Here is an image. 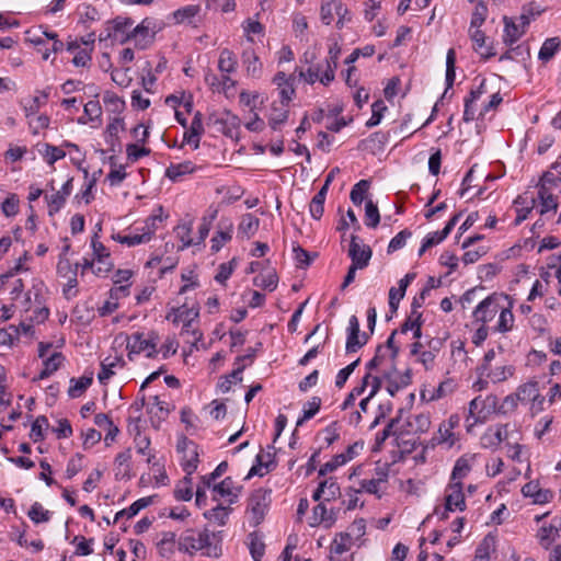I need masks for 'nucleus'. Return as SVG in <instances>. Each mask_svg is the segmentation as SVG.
<instances>
[{"mask_svg":"<svg viewBox=\"0 0 561 561\" xmlns=\"http://www.w3.org/2000/svg\"><path fill=\"white\" fill-rule=\"evenodd\" d=\"M215 538V534L210 533L207 528L203 530L190 528L180 535L178 549L191 556L202 551L204 556L218 557L219 549L217 545L214 543Z\"/></svg>","mask_w":561,"mask_h":561,"instance_id":"nucleus-1","label":"nucleus"},{"mask_svg":"<svg viewBox=\"0 0 561 561\" xmlns=\"http://www.w3.org/2000/svg\"><path fill=\"white\" fill-rule=\"evenodd\" d=\"M134 22L129 18L117 16L106 22L101 32L100 42L111 41L112 44H125L130 38L140 33V24L133 26Z\"/></svg>","mask_w":561,"mask_h":561,"instance_id":"nucleus-2","label":"nucleus"},{"mask_svg":"<svg viewBox=\"0 0 561 561\" xmlns=\"http://www.w3.org/2000/svg\"><path fill=\"white\" fill-rule=\"evenodd\" d=\"M497 397L494 394H489L485 398L479 396L471 400L467 417V430L470 431L478 423H484L491 414L497 412Z\"/></svg>","mask_w":561,"mask_h":561,"instance_id":"nucleus-3","label":"nucleus"},{"mask_svg":"<svg viewBox=\"0 0 561 561\" xmlns=\"http://www.w3.org/2000/svg\"><path fill=\"white\" fill-rule=\"evenodd\" d=\"M271 495L272 490L265 488L256 489L251 493L248 501V513L250 523L253 526H257L263 522L272 501Z\"/></svg>","mask_w":561,"mask_h":561,"instance_id":"nucleus-4","label":"nucleus"},{"mask_svg":"<svg viewBox=\"0 0 561 561\" xmlns=\"http://www.w3.org/2000/svg\"><path fill=\"white\" fill-rule=\"evenodd\" d=\"M199 310L195 307L187 308L185 305L173 308L171 312L167 314V319L172 321L173 323H183L182 335L192 334L193 340L191 341L193 344H196L201 341L203 334L192 329L193 321L198 317Z\"/></svg>","mask_w":561,"mask_h":561,"instance_id":"nucleus-5","label":"nucleus"},{"mask_svg":"<svg viewBox=\"0 0 561 561\" xmlns=\"http://www.w3.org/2000/svg\"><path fill=\"white\" fill-rule=\"evenodd\" d=\"M517 399L522 404H529L533 413L543 410L545 397L541 396L538 382L529 380L516 389Z\"/></svg>","mask_w":561,"mask_h":561,"instance_id":"nucleus-6","label":"nucleus"},{"mask_svg":"<svg viewBox=\"0 0 561 561\" xmlns=\"http://www.w3.org/2000/svg\"><path fill=\"white\" fill-rule=\"evenodd\" d=\"M176 450L182 455L181 466L187 476H192L197 469L198 465V450L197 445L182 435L178 439Z\"/></svg>","mask_w":561,"mask_h":561,"instance_id":"nucleus-7","label":"nucleus"},{"mask_svg":"<svg viewBox=\"0 0 561 561\" xmlns=\"http://www.w3.org/2000/svg\"><path fill=\"white\" fill-rule=\"evenodd\" d=\"M163 396H165V391L163 393L149 396L148 402L146 403L149 421L154 428H159V425L165 421L170 413L169 404L161 400Z\"/></svg>","mask_w":561,"mask_h":561,"instance_id":"nucleus-8","label":"nucleus"},{"mask_svg":"<svg viewBox=\"0 0 561 561\" xmlns=\"http://www.w3.org/2000/svg\"><path fill=\"white\" fill-rule=\"evenodd\" d=\"M242 486L238 485L231 477L225 478L220 483L214 484L213 496L215 501L224 499L228 505L236 503Z\"/></svg>","mask_w":561,"mask_h":561,"instance_id":"nucleus-9","label":"nucleus"},{"mask_svg":"<svg viewBox=\"0 0 561 561\" xmlns=\"http://www.w3.org/2000/svg\"><path fill=\"white\" fill-rule=\"evenodd\" d=\"M431 417L428 413L410 414L400 426L401 435H421L428 432Z\"/></svg>","mask_w":561,"mask_h":561,"instance_id":"nucleus-10","label":"nucleus"},{"mask_svg":"<svg viewBox=\"0 0 561 561\" xmlns=\"http://www.w3.org/2000/svg\"><path fill=\"white\" fill-rule=\"evenodd\" d=\"M167 218L168 214L164 213L162 205L152 207L151 213L145 220V226H142V243L151 239L154 232L163 226Z\"/></svg>","mask_w":561,"mask_h":561,"instance_id":"nucleus-11","label":"nucleus"},{"mask_svg":"<svg viewBox=\"0 0 561 561\" xmlns=\"http://www.w3.org/2000/svg\"><path fill=\"white\" fill-rule=\"evenodd\" d=\"M371 254V249L368 245L362 243L357 236H352L348 248L352 264L364 268L369 264Z\"/></svg>","mask_w":561,"mask_h":561,"instance_id":"nucleus-12","label":"nucleus"},{"mask_svg":"<svg viewBox=\"0 0 561 561\" xmlns=\"http://www.w3.org/2000/svg\"><path fill=\"white\" fill-rule=\"evenodd\" d=\"M466 501L461 482H450L446 490L445 512L465 511Z\"/></svg>","mask_w":561,"mask_h":561,"instance_id":"nucleus-13","label":"nucleus"},{"mask_svg":"<svg viewBox=\"0 0 561 561\" xmlns=\"http://www.w3.org/2000/svg\"><path fill=\"white\" fill-rule=\"evenodd\" d=\"M500 309L501 306L497 298L495 296H489L477 306L473 311V317L476 321L485 325L495 318Z\"/></svg>","mask_w":561,"mask_h":561,"instance_id":"nucleus-14","label":"nucleus"},{"mask_svg":"<svg viewBox=\"0 0 561 561\" xmlns=\"http://www.w3.org/2000/svg\"><path fill=\"white\" fill-rule=\"evenodd\" d=\"M348 334L346 340V352L354 353L357 352L360 347H363L368 340L366 333L359 334V321L356 316H352L348 320Z\"/></svg>","mask_w":561,"mask_h":561,"instance_id":"nucleus-15","label":"nucleus"},{"mask_svg":"<svg viewBox=\"0 0 561 561\" xmlns=\"http://www.w3.org/2000/svg\"><path fill=\"white\" fill-rule=\"evenodd\" d=\"M520 23L516 24L513 20L508 18H504V35L503 41L505 44L512 45L516 43L525 33L527 25L529 24V19L522 14L519 16Z\"/></svg>","mask_w":561,"mask_h":561,"instance_id":"nucleus-16","label":"nucleus"},{"mask_svg":"<svg viewBox=\"0 0 561 561\" xmlns=\"http://www.w3.org/2000/svg\"><path fill=\"white\" fill-rule=\"evenodd\" d=\"M295 75L287 76L285 72L279 71L275 75L273 82L277 85V89L279 90L280 101L286 104H289V102L295 96Z\"/></svg>","mask_w":561,"mask_h":561,"instance_id":"nucleus-17","label":"nucleus"},{"mask_svg":"<svg viewBox=\"0 0 561 561\" xmlns=\"http://www.w3.org/2000/svg\"><path fill=\"white\" fill-rule=\"evenodd\" d=\"M355 545L354 540L351 539L346 533H339L330 545V559L332 561H340L341 557L351 550Z\"/></svg>","mask_w":561,"mask_h":561,"instance_id":"nucleus-18","label":"nucleus"},{"mask_svg":"<svg viewBox=\"0 0 561 561\" xmlns=\"http://www.w3.org/2000/svg\"><path fill=\"white\" fill-rule=\"evenodd\" d=\"M340 53L341 49L336 44L330 47L329 57L325 59V67L321 77L322 84L329 85L334 80Z\"/></svg>","mask_w":561,"mask_h":561,"instance_id":"nucleus-19","label":"nucleus"},{"mask_svg":"<svg viewBox=\"0 0 561 561\" xmlns=\"http://www.w3.org/2000/svg\"><path fill=\"white\" fill-rule=\"evenodd\" d=\"M289 115L288 104L284 102H274L271 107V112L268 115V125L273 130L280 129L282 125H284Z\"/></svg>","mask_w":561,"mask_h":561,"instance_id":"nucleus-20","label":"nucleus"},{"mask_svg":"<svg viewBox=\"0 0 561 561\" xmlns=\"http://www.w3.org/2000/svg\"><path fill=\"white\" fill-rule=\"evenodd\" d=\"M149 466L148 477L149 480H153L157 485H165L169 481V478L165 473L164 463L162 458H157L154 455L148 457L147 459Z\"/></svg>","mask_w":561,"mask_h":561,"instance_id":"nucleus-21","label":"nucleus"},{"mask_svg":"<svg viewBox=\"0 0 561 561\" xmlns=\"http://www.w3.org/2000/svg\"><path fill=\"white\" fill-rule=\"evenodd\" d=\"M335 523V515L332 511H328L323 503H319L313 507L310 526L316 527L324 525L325 528H330Z\"/></svg>","mask_w":561,"mask_h":561,"instance_id":"nucleus-22","label":"nucleus"},{"mask_svg":"<svg viewBox=\"0 0 561 561\" xmlns=\"http://www.w3.org/2000/svg\"><path fill=\"white\" fill-rule=\"evenodd\" d=\"M260 227V219L252 214H244L238 226V237L242 239H250L253 237Z\"/></svg>","mask_w":561,"mask_h":561,"instance_id":"nucleus-23","label":"nucleus"},{"mask_svg":"<svg viewBox=\"0 0 561 561\" xmlns=\"http://www.w3.org/2000/svg\"><path fill=\"white\" fill-rule=\"evenodd\" d=\"M460 216H461L460 214H456L446 224V226L444 227V229L442 231H435V232L428 233L423 240L425 242V247L432 248V247L440 243L442 241H444L447 238V236L451 232L455 225L458 222Z\"/></svg>","mask_w":561,"mask_h":561,"instance_id":"nucleus-24","label":"nucleus"},{"mask_svg":"<svg viewBox=\"0 0 561 561\" xmlns=\"http://www.w3.org/2000/svg\"><path fill=\"white\" fill-rule=\"evenodd\" d=\"M474 458V455L460 457L454 466L450 482H461V479L471 471Z\"/></svg>","mask_w":561,"mask_h":561,"instance_id":"nucleus-25","label":"nucleus"},{"mask_svg":"<svg viewBox=\"0 0 561 561\" xmlns=\"http://www.w3.org/2000/svg\"><path fill=\"white\" fill-rule=\"evenodd\" d=\"M93 381V373L90 371L81 376L80 378H71L70 386L68 389V396L70 398H79L83 392L91 386Z\"/></svg>","mask_w":561,"mask_h":561,"instance_id":"nucleus-26","label":"nucleus"},{"mask_svg":"<svg viewBox=\"0 0 561 561\" xmlns=\"http://www.w3.org/2000/svg\"><path fill=\"white\" fill-rule=\"evenodd\" d=\"M198 168L192 161H183L180 163H172L165 171V174L172 181H179L182 176L192 174Z\"/></svg>","mask_w":561,"mask_h":561,"instance_id":"nucleus-27","label":"nucleus"},{"mask_svg":"<svg viewBox=\"0 0 561 561\" xmlns=\"http://www.w3.org/2000/svg\"><path fill=\"white\" fill-rule=\"evenodd\" d=\"M65 357L60 352L54 351L49 356L43 360L44 368L38 375V379L48 378L61 366Z\"/></svg>","mask_w":561,"mask_h":561,"instance_id":"nucleus-28","label":"nucleus"},{"mask_svg":"<svg viewBox=\"0 0 561 561\" xmlns=\"http://www.w3.org/2000/svg\"><path fill=\"white\" fill-rule=\"evenodd\" d=\"M133 276V272L129 270H118L114 275L115 288L112 289V295L115 297L126 296L129 287V279Z\"/></svg>","mask_w":561,"mask_h":561,"instance_id":"nucleus-29","label":"nucleus"},{"mask_svg":"<svg viewBox=\"0 0 561 561\" xmlns=\"http://www.w3.org/2000/svg\"><path fill=\"white\" fill-rule=\"evenodd\" d=\"M37 150L41 157L49 165H53L56 161L66 157V151L62 149V147H57L49 144L39 145Z\"/></svg>","mask_w":561,"mask_h":561,"instance_id":"nucleus-30","label":"nucleus"},{"mask_svg":"<svg viewBox=\"0 0 561 561\" xmlns=\"http://www.w3.org/2000/svg\"><path fill=\"white\" fill-rule=\"evenodd\" d=\"M343 3L340 0H323L320 15L324 24L329 25L332 23L335 13H341Z\"/></svg>","mask_w":561,"mask_h":561,"instance_id":"nucleus-31","label":"nucleus"},{"mask_svg":"<svg viewBox=\"0 0 561 561\" xmlns=\"http://www.w3.org/2000/svg\"><path fill=\"white\" fill-rule=\"evenodd\" d=\"M471 39L473 42L474 50L480 54L481 57L488 59L495 55L491 46H488L484 33L480 30H476L471 33Z\"/></svg>","mask_w":561,"mask_h":561,"instance_id":"nucleus-32","label":"nucleus"},{"mask_svg":"<svg viewBox=\"0 0 561 561\" xmlns=\"http://www.w3.org/2000/svg\"><path fill=\"white\" fill-rule=\"evenodd\" d=\"M232 222H221V229L211 238V250L218 252L232 238Z\"/></svg>","mask_w":561,"mask_h":561,"instance_id":"nucleus-33","label":"nucleus"},{"mask_svg":"<svg viewBox=\"0 0 561 561\" xmlns=\"http://www.w3.org/2000/svg\"><path fill=\"white\" fill-rule=\"evenodd\" d=\"M163 26L164 23L162 20H157L153 18H146L142 20V42H152L154 35L160 32Z\"/></svg>","mask_w":561,"mask_h":561,"instance_id":"nucleus-34","label":"nucleus"},{"mask_svg":"<svg viewBox=\"0 0 561 561\" xmlns=\"http://www.w3.org/2000/svg\"><path fill=\"white\" fill-rule=\"evenodd\" d=\"M431 442L433 446L446 445L448 448H450L456 442V436L450 428L446 427L444 424H440Z\"/></svg>","mask_w":561,"mask_h":561,"instance_id":"nucleus-35","label":"nucleus"},{"mask_svg":"<svg viewBox=\"0 0 561 561\" xmlns=\"http://www.w3.org/2000/svg\"><path fill=\"white\" fill-rule=\"evenodd\" d=\"M231 510L228 506H224L222 504H218L216 507L206 511L204 513V517L211 523H215L219 526H224L228 519Z\"/></svg>","mask_w":561,"mask_h":561,"instance_id":"nucleus-36","label":"nucleus"},{"mask_svg":"<svg viewBox=\"0 0 561 561\" xmlns=\"http://www.w3.org/2000/svg\"><path fill=\"white\" fill-rule=\"evenodd\" d=\"M507 438V425L499 426L494 433L484 434L482 437V444L488 448H495L501 445Z\"/></svg>","mask_w":561,"mask_h":561,"instance_id":"nucleus-37","label":"nucleus"},{"mask_svg":"<svg viewBox=\"0 0 561 561\" xmlns=\"http://www.w3.org/2000/svg\"><path fill=\"white\" fill-rule=\"evenodd\" d=\"M456 79V50L449 48L446 55V90L443 98L446 96L448 89H450Z\"/></svg>","mask_w":561,"mask_h":561,"instance_id":"nucleus-38","label":"nucleus"},{"mask_svg":"<svg viewBox=\"0 0 561 561\" xmlns=\"http://www.w3.org/2000/svg\"><path fill=\"white\" fill-rule=\"evenodd\" d=\"M174 496L180 501H190L193 497V481L191 476L180 480L174 489Z\"/></svg>","mask_w":561,"mask_h":561,"instance_id":"nucleus-39","label":"nucleus"},{"mask_svg":"<svg viewBox=\"0 0 561 561\" xmlns=\"http://www.w3.org/2000/svg\"><path fill=\"white\" fill-rule=\"evenodd\" d=\"M237 59L234 54L229 49H222L220 51L218 68L222 73H231L236 70Z\"/></svg>","mask_w":561,"mask_h":561,"instance_id":"nucleus-40","label":"nucleus"},{"mask_svg":"<svg viewBox=\"0 0 561 561\" xmlns=\"http://www.w3.org/2000/svg\"><path fill=\"white\" fill-rule=\"evenodd\" d=\"M561 42L558 37L547 38L538 54V58L542 61H549L557 50L559 49Z\"/></svg>","mask_w":561,"mask_h":561,"instance_id":"nucleus-41","label":"nucleus"},{"mask_svg":"<svg viewBox=\"0 0 561 561\" xmlns=\"http://www.w3.org/2000/svg\"><path fill=\"white\" fill-rule=\"evenodd\" d=\"M538 197L540 199V214L545 215L549 211H556L558 204L552 194L548 193L545 186H541L538 191Z\"/></svg>","mask_w":561,"mask_h":561,"instance_id":"nucleus-42","label":"nucleus"},{"mask_svg":"<svg viewBox=\"0 0 561 561\" xmlns=\"http://www.w3.org/2000/svg\"><path fill=\"white\" fill-rule=\"evenodd\" d=\"M253 284L256 287H261L267 289L268 291H273L277 287L278 277L274 271L268 272L267 274H259L253 278Z\"/></svg>","mask_w":561,"mask_h":561,"instance_id":"nucleus-43","label":"nucleus"},{"mask_svg":"<svg viewBox=\"0 0 561 561\" xmlns=\"http://www.w3.org/2000/svg\"><path fill=\"white\" fill-rule=\"evenodd\" d=\"M321 399L319 397H313L311 400L306 402L302 408V416L298 419L297 426L302 425L307 420L313 417L320 410Z\"/></svg>","mask_w":561,"mask_h":561,"instance_id":"nucleus-44","label":"nucleus"},{"mask_svg":"<svg viewBox=\"0 0 561 561\" xmlns=\"http://www.w3.org/2000/svg\"><path fill=\"white\" fill-rule=\"evenodd\" d=\"M138 229L131 230L130 228L119 231L113 234V239L127 247H134L140 244V234L137 232Z\"/></svg>","mask_w":561,"mask_h":561,"instance_id":"nucleus-45","label":"nucleus"},{"mask_svg":"<svg viewBox=\"0 0 561 561\" xmlns=\"http://www.w3.org/2000/svg\"><path fill=\"white\" fill-rule=\"evenodd\" d=\"M500 316L497 320V324L495 330L501 333H506L513 329L514 325V314L508 308L500 309Z\"/></svg>","mask_w":561,"mask_h":561,"instance_id":"nucleus-46","label":"nucleus"},{"mask_svg":"<svg viewBox=\"0 0 561 561\" xmlns=\"http://www.w3.org/2000/svg\"><path fill=\"white\" fill-rule=\"evenodd\" d=\"M264 457L265 456L262 453L256 456V463L252 466L247 478H251L253 476L263 477L275 467V463L272 460L263 461Z\"/></svg>","mask_w":561,"mask_h":561,"instance_id":"nucleus-47","label":"nucleus"},{"mask_svg":"<svg viewBox=\"0 0 561 561\" xmlns=\"http://www.w3.org/2000/svg\"><path fill=\"white\" fill-rule=\"evenodd\" d=\"M119 363V358L114 357H106L101 363V370L98 374V379L101 383H105L113 375H114V368Z\"/></svg>","mask_w":561,"mask_h":561,"instance_id":"nucleus-48","label":"nucleus"},{"mask_svg":"<svg viewBox=\"0 0 561 561\" xmlns=\"http://www.w3.org/2000/svg\"><path fill=\"white\" fill-rule=\"evenodd\" d=\"M352 459V456L346 454L335 455L330 461L325 462L319 470V476H325L329 472L334 471L340 466L345 465Z\"/></svg>","mask_w":561,"mask_h":561,"instance_id":"nucleus-49","label":"nucleus"},{"mask_svg":"<svg viewBox=\"0 0 561 561\" xmlns=\"http://www.w3.org/2000/svg\"><path fill=\"white\" fill-rule=\"evenodd\" d=\"M380 222V215L377 205L373 201H367L365 205V225L369 228H376Z\"/></svg>","mask_w":561,"mask_h":561,"instance_id":"nucleus-50","label":"nucleus"},{"mask_svg":"<svg viewBox=\"0 0 561 561\" xmlns=\"http://www.w3.org/2000/svg\"><path fill=\"white\" fill-rule=\"evenodd\" d=\"M27 515L32 522H34L35 524H39L48 522L50 519L51 513L45 510L41 503L35 502L31 506Z\"/></svg>","mask_w":561,"mask_h":561,"instance_id":"nucleus-51","label":"nucleus"},{"mask_svg":"<svg viewBox=\"0 0 561 561\" xmlns=\"http://www.w3.org/2000/svg\"><path fill=\"white\" fill-rule=\"evenodd\" d=\"M49 426L48 420L46 416L41 415L37 416L36 420L33 422L30 437L35 442H41L44 439V430Z\"/></svg>","mask_w":561,"mask_h":561,"instance_id":"nucleus-52","label":"nucleus"},{"mask_svg":"<svg viewBox=\"0 0 561 561\" xmlns=\"http://www.w3.org/2000/svg\"><path fill=\"white\" fill-rule=\"evenodd\" d=\"M127 356L129 360H135L140 354V333L135 332L125 336Z\"/></svg>","mask_w":561,"mask_h":561,"instance_id":"nucleus-53","label":"nucleus"},{"mask_svg":"<svg viewBox=\"0 0 561 561\" xmlns=\"http://www.w3.org/2000/svg\"><path fill=\"white\" fill-rule=\"evenodd\" d=\"M175 546V534L174 533H165L161 540L157 543L159 553L162 557H169L173 553Z\"/></svg>","mask_w":561,"mask_h":561,"instance_id":"nucleus-54","label":"nucleus"},{"mask_svg":"<svg viewBox=\"0 0 561 561\" xmlns=\"http://www.w3.org/2000/svg\"><path fill=\"white\" fill-rule=\"evenodd\" d=\"M369 190V182L367 180H360L356 183L351 191V201L355 205H360L365 198L366 193Z\"/></svg>","mask_w":561,"mask_h":561,"instance_id":"nucleus-55","label":"nucleus"},{"mask_svg":"<svg viewBox=\"0 0 561 561\" xmlns=\"http://www.w3.org/2000/svg\"><path fill=\"white\" fill-rule=\"evenodd\" d=\"M243 60L247 65V71L252 77L259 76L261 72V64L259 61L257 56L254 54L253 50H247L243 54Z\"/></svg>","mask_w":561,"mask_h":561,"instance_id":"nucleus-56","label":"nucleus"},{"mask_svg":"<svg viewBox=\"0 0 561 561\" xmlns=\"http://www.w3.org/2000/svg\"><path fill=\"white\" fill-rule=\"evenodd\" d=\"M387 110V106L385 105L382 100H377L371 104V116L367 121L366 126L367 127H374L377 126L381 118L382 113Z\"/></svg>","mask_w":561,"mask_h":561,"instance_id":"nucleus-57","label":"nucleus"},{"mask_svg":"<svg viewBox=\"0 0 561 561\" xmlns=\"http://www.w3.org/2000/svg\"><path fill=\"white\" fill-rule=\"evenodd\" d=\"M19 340V327L9 325L0 329V344L12 346Z\"/></svg>","mask_w":561,"mask_h":561,"instance_id":"nucleus-58","label":"nucleus"},{"mask_svg":"<svg viewBox=\"0 0 561 561\" xmlns=\"http://www.w3.org/2000/svg\"><path fill=\"white\" fill-rule=\"evenodd\" d=\"M129 461L130 454L129 451H124L116 457V476L121 478L129 477Z\"/></svg>","mask_w":561,"mask_h":561,"instance_id":"nucleus-59","label":"nucleus"},{"mask_svg":"<svg viewBox=\"0 0 561 561\" xmlns=\"http://www.w3.org/2000/svg\"><path fill=\"white\" fill-rule=\"evenodd\" d=\"M350 535L351 539L356 543L366 534V523L363 518L355 519L345 531Z\"/></svg>","mask_w":561,"mask_h":561,"instance_id":"nucleus-60","label":"nucleus"},{"mask_svg":"<svg viewBox=\"0 0 561 561\" xmlns=\"http://www.w3.org/2000/svg\"><path fill=\"white\" fill-rule=\"evenodd\" d=\"M323 70L324 68L319 64L316 67H309L306 71L300 70L299 77L309 84H313L318 80L321 82Z\"/></svg>","mask_w":561,"mask_h":561,"instance_id":"nucleus-61","label":"nucleus"},{"mask_svg":"<svg viewBox=\"0 0 561 561\" xmlns=\"http://www.w3.org/2000/svg\"><path fill=\"white\" fill-rule=\"evenodd\" d=\"M249 548L251 556L254 559V561H260L264 554L265 545L255 534H251L249 536Z\"/></svg>","mask_w":561,"mask_h":561,"instance_id":"nucleus-62","label":"nucleus"},{"mask_svg":"<svg viewBox=\"0 0 561 561\" xmlns=\"http://www.w3.org/2000/svg\"><path fill=\"white\" fill-rule=\"evenodd\" d=\"M47 203H48V214L49 216H54L56 213H58L61 207L66 203V197H64L62 194L59 192H55L51 195L46 196Z\"/></svg>","mask_w":561,"mask_h":561,"instance_id":"nucleus-63","label":"nucleus"},{"mask_svg":"<svg viewBox=\"0 0 561 561\" xmlns=\"http://www.w3.org/2000/svg\"><path fill=\"white\" fill-rule=\"evenodd\" d=\"M175 233H176V237L182 242V248H187L194 243L193 239L191 238L192 224H181V225L176 226Z\"/></svg>","mask_w":561,"mask_h":561,"instance_id":"nucleus-64","label":"nucleus"}]
</instances>
